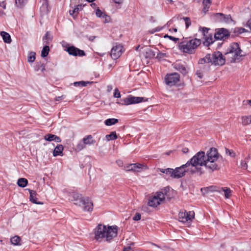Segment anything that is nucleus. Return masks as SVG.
Wrapping results in <instances>:
<instances>
[{
    "label": "nucleus",
    "instance_id": "nucleus-1",
    "mask_svg": "<svg viewBox=\"0 0 251 251\" xmlns=\"http://www.w3.org/2000/svg\"><path fill=\"white\" fill-rule=\"evenodd\" d=\"M118 230V228L116 226H106L99 224L94 229L95 239L99 242L104 241L110 242L117 236Z\"/></svg>",
    "mask_w": 251,
    "mask_h": 251
},
{
    "label": "nucleus",
    "instance_id": "nucleus-2",
    "mask_svg": "<svg viewBox=\"0 0 251 251\" xmlns=\"http://www.w3.org/2000/svg\"><path fill=\"white\" fill-rule=\"evenodd\" d=\"M206 159V168L210 172H213L220 169V164L218 161L220 154H219L217 149L211 148L207 151Z\"/></svg>",
    "mask_w": 251,
    "mask_h": 251
},
{
    "label": "nucleus",
    "instance_id": "nucleus-3",
    "mask_svg": "<svg viewBox=\"0 0 251 251\" xmlns=\"http://www.w3.org/2000/svg\"><path fill=\"white\" fill-rule=\"evenodd\" d=\"M226 57L219 51L213 52L212 54L208 53L204 57L199 60V64L210 63L215 66H222L225 64Z\"/></svg>",
    "mask_w": 251,
    "mask_h": 251
},
{
    "label": "nucleus",
    "instance_id": "nucleus-4",
    "mask_svg": "<svg viewBox=\"0 0 251 251\" xmlns=\"http://www.w3.org/2000/svg\"><path fill=\"white\" fill-rule=\"evenodd\" d=\"M69 196L73 198L75 204L82 207L85 211L92 212L93 209V203L89 197H83L82 195L75 192H70Z\"/></svg>",
    "mask_w": 251,
    "mask_h": 251
},
{
    "label": "nucleus",
    "instance_id": "nucleus-5",
    "mask_svg": "<svg viewBox=\"0 0 251 251\" xmlns=\"http://www.w3.org/2000/svg\"><path fill=\"white\" fill-rule=\"evenodd\" d=\"M201 43V40L197 38L186 40L180 43L178 48L183 52L193 54Z\"/></svg>",
    "mask_w": 251,
    "mask_h": 251
},
{
    "label": "nucleus",
    "instance_id": "nucleus-6",
    "mask_svg": "<svg viewBox=\"0 0 251 251\" xmlns=\"http://www.w3.org/2000/svg\"><path fill=\"white\" fill-rule=\"evenodd\" d=\"M242 52L239 44L237 43H233L228 48L225 55L230 62H235L239 61L241 57L243 56Z\"/></svg>",
    "mask_w": 251,
    "mask_h": 251
},
{
    "label": "nucleus",
    "instance_id": "nucleus-7",
    "mask_svg": "<svg viewBox=\"0 0 251 251\" xmlns=\"http://www.w3.org/2000/svg\"><path fill=\"white\" fill-rule=\"evenodd\" d=\"M187 163H189V167H193L197 166H204L206 167L207 161L205 152L203 151L197 152L190 160L187 161Z\"/></svg>",
    "mask_w": 251,
    "mask_h": 251
},
{
    "label": "nucleus",
    "instance_id": "nucleus-8",
    "mask_svg": "<svg viewBox=\"0 0 251 251\" xmlns=\"http://www.w3.org/2000/svg\"><path fill=\"white\" fill-rule=\"evenodd\" d=\"M163 191L156 193V195L149 200L148 205L151 207H157L160 203L163 201L165 199V195L167 192V188H165Z\"/></svg>",
    "mask_w": 251,
    "mask_h": 251
},
{
    "label": "nucleus",
    "instance_id": "nucleus-9",
    "mask_svg": "<svg viewBox=\"0 0 251 251\" xmlns=\"http://www.w3.org/2000/svg\"><path fill=\"white\" fill-rule=\"evenodd\" d=\"M96 142L91 135L85 136L82 141L79 142L76 146L75 150L77 151H80L86 147V145H94Z\"/></svg>",
    "mask_w": 251,
    "mask_h": 251
},
{
    "label": "nucleus",
    "instance_id": "nucleus-10",
    "mask_svg": "<svg viewBox=\"0 0 251 251\" xmlns=\"http://www.w3.org/2000/svg\"><path fill=\"white\" fill-rule=\"evenodd\" d=\"M189 163H186L179 167L174 169V178H180L185 175L186 173L189 172Z\"/></svg>",
    "mask_w": 251,
    "mask_h": 251
},
{
    "label": "nucleus",
    "instance_id": "nucleus-11",
    "mask_svg": "<svg viewBox=\"0 0 251 251\" xmlns=\"http://www.w3.org/2000/svg\"><path fill=\"white\" fill-rule=\"evenodd\" d=\"M178 220L182 223L191 222L194 218L193 211L187 212L186 210L181 211L178 213Z\"/></svg>",
    "mask_w": 251,
    "mask_h": 251
},
{
    "label": "nucleus",
    "instance_id": "nucleus-12",
    "mask_svg": "<svg viewBox=\"0 0 251 251\" xmlns=\"http://www.w3.org/2000/svg\"><path fill=\"white\" fill-rule=\"evenodd\" d=\"M179 75L177 73H174L166 75L165 77V81L167 85L172 86L179 81Z\"/></svg>",
    "mask_w": 251,
    "mask_h": 251
},
{
    "label": "nucleus",
    "instance_id": "nucleus-13",
    "mask_svg": "<svg viewBox=\"0 0 251 251\" xmlns=\"http://www.w3.org/2000/svg\"><path fill=\"white\" fill-rule=\"evenodd\" d=\"M123 51V46L121 44H116L112 48L110 54L113 59L116 60L121 56Z\"/></svg>",
    "mask_w": 251,
    "mask_h": 251
},
{
    "label": "nucleus",
    "instance_id": "nucleus-14",
    "mask_svg": "<svg viewBox=\"0 0 251 251\" xmlns=\"http://www.w3.org/2000/svg\"><path fill=\"white\" fill-rule=\"evenodd\" d=\"M147 99H145L144 97H134L129 95L128 97L122 100L125 105H129L140 103L143 101H147Z\"/></svg>",
    "mask_w": 251,
    "mask_h": 251
},
{
    "label": "nucleus",
    "instance_id": "nucleus-15",
    "mask_svg": "<svg viewBox=\"0 0 251 251\" xmlns=\"http://www.w3.org/2000/svg\"><path fill=\"white\" fill-rule=\"evenodd\" d=\"M66 51L70 55L75 56H83L86 55L84 50H80L74 46L68 47L66 49Z\"/></svg>",
    "mask_w": 251,
    "mask_h": 251
},
{
    "label": "nucleus",
    "instance_id": "nucleus-16",
    "mask_svg": "<svg viewBox=\"0 0 251 251\" xmlns=\"http://www.w3.org/2000/svg\"><path fill=\"white\" fill-rule=\"evenodd\" d=\"M229 36L228 31L224 28H221L214 34V39L215 40H224Z\"/></svg>",
    "mask_w": 251,
    "mask_h": 251
},
{
    "label": "nucleus",
    "instance_id": "nucleus-17",
    "mask_svg": "<svg viewBox=\"0 0 251 251\" xmlns=\"http://www.w3.org/2000/svg\"><path fill=\"white\" fill-rule=\"evenodd\" d=\"M157 172H161L162 173L161 175L163 177L168 179L169 177L174 178V169L172 168H157L156 170Z\"/></svg>",
    "mask_w": 251,
    "mask_h": 251
},
{
    "label": "nucleus",
    "instance_id": "nucleus-18",
    "mask_svg": "<svg viewBox=\"0 0 251 251\" xmlns=\"http://www.w3.org/2000/svg\"><path fill=\"white\" fill-rule=\"evenodd\" d=\"M216 17L219 22L225 23H229L232 20L230 15H226L222 13L216 14Z\"/></svg>",
    "mask_w": 251,
    "mask_h": 251
},
{
    "label": "nucleus",
    "instance_id": "nucleus-19",
    "mask_svg": "<svg viewBox=\"0 0 251 251\" xmlns=\"http://www.w3.org/2000/svg\"><path fill=\"white\" fill-rule=\"evenodd\" d=\"M174 68L183 75H185L187 73V71L185 66L180 63H175L174 65Z\"/></svg>",
    "mask_w": 251,
    "mask_h": 251
},
{
    "label": "nucleus",
    "instance_id": "nucleus-20",
    "mask_svg": "<svg viewBox=\"0 0 251 251\" xmlns=\"http://www.w3.org/2000/svg\"><path fill=\"white\" fill-rule=\"evenodd\" d=\"M204 41L203 42V44L204 46L209 47L211 44L213 43L216 40L214 37H212V34H207L204 37Z\"/></svg>",
    "mask_w": 251,
    "mask_h": 251
},
{
    "label": "nucleus",
    "instance_id": "nucleus-21",
    "mask_svg": "<svg viewBox=\"0 0 251 251\" xmlns=\"http://www.w3.org/2000/svg\"><path fill=\"white\" fill-rule=\"evenodd\" d=\"M44 139L48 141H54L59 143L61 142L60 138L55 135L47 134L44 136Z\"/></svg>",
    "mask_w": 251,
    "mask_h": 251
},
{
    "label": "nucleus",
    "instance_id": "nucleus-22",
    "mask_svg": "<svg viewBox=\"0 0 251 251\" xmlns=\"http://www.w3.org/2000/svg\"><path fill=\"white\" fill-rule=\"evenodd\" d=\"M29 194H30V198H29L30 201L32 202H33L34 203H36V204H43L42 202L38 201L37 198L36 197L37 193H36V191H35L34 190H29Z\"/></svg>",
    "mask_w": 251,
    "mask_h": 251
},
{
    "label": "nucleus",
    "instance_id": "nucleus-23",
    "mask_svg": "<svg viewBox=\"0 0 251 251\" xmlns=\"http://www.w3.org/2000/svg\"><path fill=\"white\" fill-rule=\"evenodd\" d=\"M64 147L62 145H57L54 149L53 155L54 156L58 155H62V151H63Z\"/></svg>",
    "mask_w": 251,
    "mask_h": 251
},
{
    "label": "nucleus",
    "instance_id": "nucleus-24",
    "mask_svg": "<svg viewBox=\"0 0 251 251\" xmlns=\"http://www.w3.org/2000/svg\"><path fill=\"white\" fill-rule=\"evenodd\" d=\"M21 238L17 235L10 238L11 243L14 246H20L21 245Z\"/></svg>",
    "mask_w": 251,
    "mask_h": 251
},
{
    "label": "nucleus",
    "instance_id": "nucleus-25",
    "mask_svg": "<svg viewBox=\"0 0 251 251\" xmlns=\"http://www.w3.org/2000/svg\"><path fill=\"white\" fill-rule=\"evenodd\" d=\"M83 6L82 5H78L73 10H70L69 11L70 14L72 15L74 17L77 16L79 13V11L82 9Z\"/></svg>",
    "mask_w": 251,
    "mask_h": 251
},
{
    "label": "nucleus",
    "instance_id": "nucleus-26",
    "mask_svg": "<svg viewBox=\"0 0 251 251\" xmlns=\"http://www.w3.org/2000/svg\"><path fill=\"white\" fill-rule=\"evenodd\" d=\"M133 165V172H139L141 171V170L143 168L147 169V167L146 166H145L143 164L140 163H135L132 164Z\"/></svg>",
    "mask_w": 251,
    "mask_h": 251
},
{
    "label": "nucleus",
    "instance_id": "nucleus-27",
    "mask_svg": "<svg viewBox=\"0 0 251 251\" xmlns=\"http://www.w3.org/2000/svg\"><path fill=\"white\" fill-rule=\"evenodd\" d=\"M0 35L2 37L5 43H10L11 42V37L8 33L5 31H1Z\"/></svg>",
    "mask_w": 251,
    "mask_h": 251
},
{
    "label": "nucleus",
    "instance_id": "nucleus-28",
    "mask_svg": "<svg viewBox=\"0 0 251 251\" xmlns=\"http://www.w3.org/2000/svg\"><path fill=\"white\" fill-rule=\"evenodd\" d=\"M242 124L243 126L251 124V115L242 117Z\"/></svg>",
    "mask_w": 251,
    "mask_h": 251
},
{
    "label": "nucleus",
    "instance_id": "nucleus-29",
    "mask_svg": "<svg viewBox=\"0 0 251 251\" xmlns=\"http://www.w3.org/2000/svg\"><path fill=\"white\" fill-rule=\"evenodd\" d=\"M92 83L93 82L80 81L75 82L73 84L75 87H85L87 86L88 84Z\"/></svg>",
    "mask_w": 251,
    "mask_h": 251
},
{
    "label": "nucleus",
    "instance_id": "nucleus-30",
    "mask_svg": "<svg viewBox=\"0 0 251 251\" xmlns=\"http://www.w3.org/2000/svg\"><path fill=\"white\" fill-rule=\"evenodd\" d=\"M28 181L26 178H19L17 182V184L19 187L24 188L27 184Z\"/></svg>",
    "mask_w": 251,
    "mask_h": 251
},
{
    "label": "nucleus",
    "instance_id": "nucleus-31",
    "mask_svg": "<svg viewBox=\"0 0 251 251\" xmlns=\"http://www.w3.org/2000/svg\"><path fill=\"white\" fill-rule=\"evenodd\" d=\"M118 122V120L115 118H110L106 120L104 122L106 126H110L116 124Z\"/></svg>",
    "mask_w": 251,
    "mask_h": 251
},
{
    "label": "nucleus",
    "instance_id": "nucleus-32",
    "mask_svg": "<svg viewBox=\"0 0 251 251\" xmlns=\"http://www.w3.org/2000/svg\"><path fill=\"white\" fill-rule=\"evenodd\" d=\"M105 138L107 141L115 140L117 139L118 137L115 131H113L109 134L106 135Z\"/></svg>",
    "mask_w": 251,
    "mask_h": 251
},
{
    "label": "nucleus",
    "instance_id": "nucleus-33",
    "mask_svg": "<svg viewBox=\"0 0 251 251\" xmlns=\"http://www.w3.org/2000/svg\"><path fill=\"white\" fill-rule=\"evenodd\" d=\"M52 38L50 36V34L49 31H47L44 36L43 37V40L44 43L46 45L49 44L50 41H51Z\"/></svg>",
    "mask_w": 251,
    "mask_h": 251
},
{
    "label": "nucleus",
    "instance_id": "nucleus-34",
    "mask_svg": "<svg viewBox=\"0 0 251 251\" xmlns=\"http://www.w3.org/2000/svg\"><path fill=\"white\" fill-rule=\"evenodd\" d=\"M49 51H50V48H49V46H48L47 45H46L44 47L43 49L42 50L41 56L42 57H45L47 56V55L49 54Z\"/></svg>",
    "mask_w": 251,
    "mask_h": 251
},
{
    "label": "nucleus",
    "instance_id": "nucleus-35",
    "mask_svg": "<svg viewBox=\"0 0 251 251\" xmlns=\"http://www.w3.org/2000/svg\"><path fill=\"white\" fill-rule=\"evenodd\" d=\"M221 189L224 192L225 197L226 198L228 199L229 198L231 195V190L227 187L222 188Z\"/></svg>",
    "mask_w": 251,
    "mask_h": 251
},
{
    "label": "nucleus",
    "instance_id": "nucleus-36",
    "mask_svg": "<svg viewBox=\"0 0 251 251\" xmlns=\"http://www.w3.org/2000/svg\"><path fill=\"white\" fill-rule=\"evenodd\" d=\"M35 55L36 53L35 52L31 51L30 52L27 56V61L28 62H33L35 60Z\"/></svg>",
    "mask_w": 251,
    "mask_h": 251
},
{
    "label": "nucleus",
    "instance_id": "nucleus-37",
    "mask_svg": "<svg viewBox=\"0 0 251 251\" xmlns=\"http://www.w3.org/2000/svg\"><path fill=\"white\" fill-rule=\"evenodd\" d=\"M247 30L243 27H236L234 28L233 33L235 35H238L242 33L245 32Z\"/></svg>",
    "mask_w": 251,
    "mask_h": 251
},
{
    "label": "nucleus",
    "instance_id": "nucleus-38",
    "mask_svg": "<svg viewBox=\"0 0 251 251\" xmlns=\"http://www.w3.org/2000/svg\"><path fill=\"white\" fill-rule=\"evenodd\" d=\"M145 53L146 54L145 56L146 58H151L153 57L155 55V54L154 53L153 51L150 49H146L145 50Z\"/></svg>",
    "mask_w": 251,
    "mask_h": 251
},
{
    "label": "nucleus",
    "instance_id": "nucleus-39",
    "mask_svg": "<svg viewBox=\"0 0 251 251\" xmlns=\"http://www.w3.org/2000/svg\"><path fill=\"white\" fill-rule=\"evenodd\" d=\"M202 3L203 5V10L204 11H208L211 3V0H203Z\"/></svg>",
    "mask_w": 251,
    "mask_h": 251
},
{
    "label": "nucleus",
    "instance_id": "nucleus-40",
    "mask_svg": "<svg viewBox=\"0 0 251 251\" xmlns=\"http://www.w3.org/2000/svg\"><path fill=\"white\" fill-rule=\"evenodd\" d=\"M189 172H190L192 174H194L196 172H200V175L203 173L202 171V169L201 167H197V166L195 167V169H192V167L191 168L189 167Z\"/></svg>",
    "mask_w": 251,
    "mask_h": 251
},
{
    "label": "nucleus",
    "instance_id": "nucleus-41",
    "mask_svg": "<svg viewBox=\"0 0 251 251\" xmlns=\"http://www.w3.org/2000/svg\"><path fill=\"white\" fill-rule=\"evenodd\" d=\"M27 0H15V3L18 6L22 7L24 6Z\"/></svg>",
    "mask_w": 251,
    "mask_h": 251
},
{
    "label": "nucleus",
    "instance_id": "nucleus-42",
    "mask_svg": "<svg viewBox=\"0 0 251 251\" xmlns=\"http://www.w3.org/2000/svg\"><path fill=\"white\" fill-rule=\"evenodd\" d=\"M35 70L36 71H38L39 70H41V71L42 72H43L45 70V65L44 64H42L40 65H36L35 68Z\"/></svg>",
    "mask_w": 251,
    "mask_h": 251
},
{
    "label": "nucleus",
    "instance_id": "nucleus-43",
    "mask_svg": "<svg viewBox=\"0 0 251 251\" xmlns=\"http://www.w3.org/2000/svg\"><path fill=\"white\" fill-rule=\"evenodd\" d=\"M240 167L243 170H246L248 168L247 161L242 160L240 163Z\"/></svg>",
    "mask_w": 251,
    "mask_h": 251
},
{
    "label": "nucleus",
    "instance_id": "nucleus-44",
    "mask_svg": "<svg viewBox=\"0 0 251 251\" xmlns=\"http://www.w3.org/2000/svg\"><path fill=\"white\" fill-rule=\"evenodd\" d=\"M200 30H201V32L202 33L203 35L205 37V36L207 35L208 30H209V28L207 27H200Z\"/></svg>",
    "mask_w": 251,
    "mask_h": 251
},
{
    "label": "nucleus",
    "instance_id": "nucleus-45",
    "mask_svg": "<svg viewBox=\"0 0 251 251\" xmlns=\"http://www.w3.org/2000/svg\"><path fill=\"white\" fill-rule=\"evenodd\" d=\"M183 19L185 22V25L186 28H188L189 26L191 25V20L189 17H183Z\"/></svg>",
    "mask_w": 251,
    "mask_h": 251
},
{
    "label": "nucleus",
    "instance_id": "nucleus-46",
    "mask_svg": "<svg viewBox=\"0 0 251 251\" xmlns=\"http://www.w3.org/2000/svg\"><path fill=\"white\" fill-rule=\"evenodd\" d=\"M226 154H228L231 157H235V153L232 150L226 148Z\"/></svg>",
    "mask_w": 251,
    "mask_h": 251
},
{
    "label": "nucleus",
    "instance_id": "nucleus-47",
    "mask_svg": "<svg viewBox=\"0 0 251 251\" xmlns=\"http://www.w3.org/2000/svg\"><path fill=\"white\" fill-rule=\"evenodd\" d=\"M104 13H103L100 9H97L96 12V14L97 17L102 18L104 15Z\"/></svg>",
    "mask_w": 251,
    "mask_h": 251
},
{
    "label": "nucleus",
    "instance_id": "nucleus-48",
    "mask_svg": "<svg viewBox=\"0 0 251 251\" xmlns=\"http://www.w3.org/2000/svg\"><path fill=\"white\" fill-rule=\"evenodd\" d=\"M132 164H128L125 166L124 169L126 171H133Z\"/></svg>",
    "mask_w": 251,
    "mask_h": 251
},
{
    "label": "nucleus",
    "instance_id": "nucleus-49",
    "mask_svg": "<svg viewBox=\"0 0 251 251\" xmlns=\"http://www.w3.org/2000/svg\"><path fill=\"white\" fill-rule=\"evenodd\" d=\"M164 38H168L170 40L174 41L176 43L179 40V38H176V37H173L172 36H169L168 35H165L164 36Z\"/></svg>",
    "mask_w": 251,
    "mask_h": 251
},
{
    "label": "nucleus",
    "instance_id": "nucleus-50",
    "mask_svg": "<svg viewBox=\"0 0 251 251\" xmlns=\"http://www.w3.org/2000/svg\"><path fill=\"white\" fill-rule=\"evenodd\" d=\"M212 187H206V188H201V192H202V193L204 195L206 193H207L210 190V189L211 188H212Z\"/></svg>",
    "mask_w": 251,
    "mask_h": 251
},
{
    "label": "nucleus",
    "instance_id": "nucleus-51",
    "mask_svg": "<svg viewBox=\"0 0 251 251\" xmlns=\"http://www.w3.org/2000/svg\"><path fill=\"white\" fill-rule=\"evenodd\" d=\"M114 97L115 98H117L121 97L120 92L117 88L115 89L114 90Z\"/></svg>",
    "mask_w": 251,
    "mask_h": 251
},
{
    "label": "nucleus",
    "instance_id": "nucleus-52",
    "mask_svg": "<svg viewBox=\"0 0 251 251\" xmlns=\"http://www.w3.org/2000/svg\"><path fill=\"white\" fill-rule=\"evenodd\" d=\"M141 218V215L140 213H137L133 217V220L134 221H139Z\"/></svg>",
    "mask_w": 251,
    "mask_h": 251
},
{
    "label": "nucleus",
    "instance_id": "nucleus-53",
    "mask_svg": "<svg viewBox=\"0 0 251 251\" xmlns=\"http://www.w3.org/2000/svg\"><path fill=\"white\" fill-rule=\"evenodd\" d=\"M102 18L104 19V23H108L109 22L110 18L109 16L107 15L105 13L103 15Z\"/></svg>",
    "mask_w": 251,
    "mask_h": 251
},
{
    "label": "nucleus",
    "instance_id": "nucleus-54",
    "mask_svg": "<svg viewBox=\"0 0 251 251\" xmlns=\"http://www.w3.org/2000/svg\"><path fill=\"white\" fill-rule=\"evenodd\" d=\"M165 56V53H163V52H159L158 54H157V57H158V58H162V57H163L164 56Z\"/></svg>",
    "mask_w": 251,
    "mask_h": 251
},
{
    "label": "nucleus",
    "instance_id": "nucleus-55",
    "mask_svg": "<svg viewBox=\"0 0 251 251\" xmlns=\"http://www.w3.org/2000/svg\"><path fill=\"white\" fill-rule=\"evenodd\" d=\"M64 98H65V96L63 95H62L61 96H59V97L56 98L55 100L58 101V100L64 99Z\"/></svg>",
    "mask_w": 251,
    "mask_h": 251
},
{
    "label": "nucleus",
    "instance_id": "nucleus-56",
    "mask_svg": "<svg viewBox=\"0 0 251 251\" xmlns=\"http://www.w3.org/2000/svg\"><path fill=\"white\" fill-rule=\"evenodd\" d=\"M247 26L249 27L251 30V19H250L247 23Z\"/></svg>",
    "mask_w": 251,
    "mask_h": 251
},
{
    "label": "nucleus",
    "instance_id": "nucleus-57",
    "mask_svg": "<svg viewBox=\"0 0 251 251\" xmlns=\"http://www.w3.org/2000/svg\"><path fill=\"white\" fill-rule=\"evenodd\" d=\"M132 250V249L131 247L128 246L127 247H125L124 248L123 251H131Z\"/></svg>",
    "mask_w": 251,
    "mask_h": 251
},
{
    "label": "nucleus",
    "instance_id": "nucleus-58",
    "mask_svg": "<svg viewBox=\"0 0 251 251\" xmlns=\"http://www.w3.org/2000/svg\"><path fill=\"white\" fill-rule=\"evenodd\" d=\"M182 151L184 153H186L189 151V149L187 148H184L182 149Z\"/></svg>",
    "mask_w": 251,
    "mask_h": 251
},
{
    "label": "nucleus",
    "instance_id": "nucleus-59",
    "mask_svg": "<svg viewBox=\"0 0 251 251\" xmlns=\"http://www.w3.org/2000/svg\"><path fill=\"white\" fill-rule=\"evenodd\" d=\"M117 163L119 166H122L123 165V162L121 160L117 161Z\"/></svg>",
    "mask_w": 251,
    "mask_h": 251
},
{
    "label": "nucleus",
    "instance_id": "nucleus-60",
    "mask_svg": "<svg viewBox=\"0 0 251 251\" xmlns=\"http://www.w3.org/2000/svg\"><path fill=\"white\" fill-rule=\"evenodd\" d=\"M115 3L121 4L123 2V0H113Z\"/></svg>",
    "mask_w": 251,
    "mask_h": 251
},
{
    "label": "nucleus",
    "instance_id": "nucleus-61",
    "mask_svg": "<svg viewBox=\"0 0 251 251\" xmlns=\"http://www.w3.org/2000/svg\"><path fill=\"white\" fill-rule=\"evenodd\" d=\"M250 158H251L250 155L249 154L248 156L245 159L244 161H247V162H248L249 161V160L250 159Z\"/></svg>",
    "mask_w": 251,
    "mask_h": 251
},
{
    "label": "nucleus",
    "instance_id": "nucleus-62",
    "mask_svg": "<svg viewBox=\"0 0 251 251\" xmlns=\"http://www.w3.org/2000/svg\"><path fill=\"white\" fill-rule=\"evenodd\" d=\"M170 31H173L174 32H176L177 31V29L176 28H173L172 29H170Z\"/></svg>",
    "mask_w": 251,
    "mask_h": 251
},
{
    "label": "nucleus",
    "instance_id": "nucleus-63",
    "mask_svg": "<svg viewBox=\"0 0 251 251\" xmlns=\"http://www.w3.org/2000/svg\"><path fill=\"white\" fill-rule=\"evenodd\" d=\"M95 36H91L90 38H89V40L90 41H93L94 39H95Z\"/></svg>",
    "mask_w": 251,
    "mask_h": 251
},
{
    "label": "nucleus",
    "instance_id": "nucleus-64",
    "mask_svg": "<svg viewBox=\"0 0 251 251\" xmlns=\"http://www.w3.org/2000/svg\"><path fill=\"white\" fill-rule=\"evenodd\" d=\"M248 103L251 106V100H247Z\"/></svg>",
    "mask_w": 251,
    "mask_h": 251
}]
</instances>
